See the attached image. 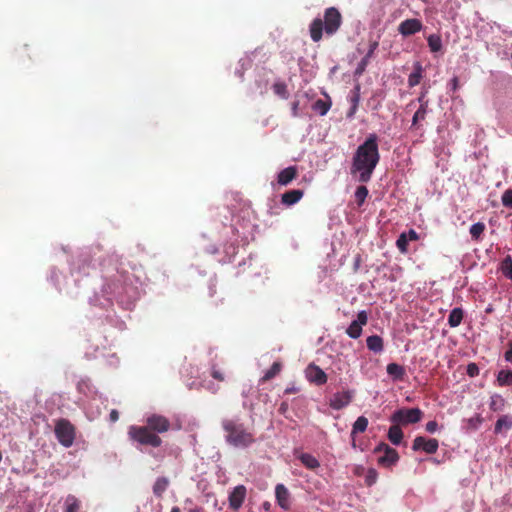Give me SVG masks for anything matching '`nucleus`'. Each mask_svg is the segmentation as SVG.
Segmentation results:
<instances>
[{
	"label": "nucleus",
	"mask_w": 512,
	"mask_h": 512,
	"mask_svg": "<svg viewBox=\"0 0 512 512\" xmlns=\"http://www.w3.org/2000/svg\"><path fill=\"white\" fill-rule=\"evenodd\" d=\"M380 160L378 137L372 133L358 146L352 158L350 173L361 183L371 180L372 174Z\"/></svg>",
	"instance_id": "f257e3e1"
},
{
	"label": "nucleus",
	"mask_w": 512,
	"mask_h": 512,
	"mask_svg": "<svg viewBox=\"0 0 512 512\" xmlns=\"http://www.w3.org/2000/svg\"><path fill=\"white\" fill-rule=\"evenodd\" d=\"M145 425H132L128 429L130 440L143 445L158 448L162 439L158 434L169 431L171 423L168 418L159 414H152L146 418Z\"/></svg>",
	"instance_id": "f03ea898"
},
{
	"label": "nucleus",
	"mask_w": 512,
	"mask_h": 512,
	"mask_svg": "<svg viewBox=\"0 0 512 512\" xmlns=\"http://www.w3.org/2000/svg\"><path fill=\"white\" fill-rule=\"evenodd\" d=\"M221 426L225 432L226 443L232 447L247 448L256 442L253 430L238 419H223Z\"/></svg>",
	"instance_id": "7ed1b4c3"
},
{
	"label": "nucleus",
	"mask_w": 512,
	"mask_h": 512,
	"mask_svg": "<svg viewBox=\"0 0 512 512\" xmlns=\"http://www.w3.org/2000/svg\"><path fill=\"white\" fill-rule=\"evenodd\" d=\"M342 25V15L335 7H329L324 11V17L315 18L310 26V37L314 42H319L323 37V31L327 35L335 34Z\"/></svg>",
	"instance_id": "20e7f679"
},
{
	"label": "nucleus",
	"mask_w": 512,
	"mask_h": 512,
	"mask_svg": "<svg viewBox=\"0 0 512 512\" xmlns=\"http://www.w3.org/2000/svg\"><path fill=\"white\" fill-rule=\"evenodd\" d=\"M54 433L58 442L65 448L71 447L76 438L75 426L65 418L55 421Z\"/></svg>",
	"instance_id": "39448f33"
},
{
	"label": "nucleus",
	"mask_w": 512,
	"mask_h": 512,
	"mask_svg": "<svg viewBox=\"0 0 512 512\" xmlns=\"http://www.w3.org/2000/svg\"><path fill=\"white\" fill-rule=\"evenodd\" d=\"M423 416L419 408H400L390 417V421L398 425H408L418 423Z\"/></svg>",
	"instance_id": "423d86ee"
},
{
	"label": "nucleus",
	"mask_w": 512,
	"mask_h": 512,
	"mask_svg": "<svg viewBox=\"0 0 512 512\" xmlns=\"http://www.w3.org/2000/svg\"><path fill=\"white\" fill-rule=\"evenodd\" d=\"M374 453L379 455L377 462L382 467H391L399 460L398 452L384 442H381L375 447Z\"/></svg>",
	"instance_id": "0eeeda50"
},
{
	"label": "nucleus",
	"mask_w": 512,
	"mask_h": 512,
	"mask_svg": "<svg viewBox=\"0 0 512 512\" xmlns=\"http://www.w3.org/2000/svg\"><path fill=\"white\" fill-rule=\"evenodd\" d=\"M439 447L438 440L435 438L427 439L423 436H417L412 445L414 451L422 450L427 454H434L437 452Z\"/></svg>",
	"instance_id": "6e6552de"
},
{
	"label": "nucleus",
	"mask_w": 512,
	"mask_h": 512,
	"mask_svg": "<svg viewBox=\"0 0 512 512\" xmlns=\"http://www.w3.org/2000/svg\"><path fill=\"white\" fill-rule=\"evenodd\" d=\"M423 28V24L419 19L410 18L402 21L398 26V32L404 36L408 37L420 32Z\"/></svg>",
	"instance_id": "1a4fd4ad"
},
{
	"label": "nucleus",
	"mask_w": 512,
	"mask_h": 512,
	"mask_svg": "<svg viewBox=\"0 0 512 512\" xmlns=\"http://www.w3.org/2000/svg\"><path fill=\"white\" fill-rule=\"evenodd\" d=\"M247 489L244 485H238L229 494V506L234 510H238L246 498Z\"/></svg>",
	"instance_id": "9d476101"
},
{
	"label": "nucleus",
	"mask_w": 512,
	"mask_h": 512,
	"mask_svg": "<svg viewBox=\"0 0 512 512\" xmlns=\"http://www.w3.org/2000/svg\"><path fill=\"white\" fill-rule=\"evenodd\" d=\"M306 377L310 382L316 385H323L327 382L326 373L319 366L313 363L308 365L306 369Z\"/></svg>",
	"instance_id": "9b49d317"
},
{
	"label": "nucleus",
	"mask_w": 512,
	"mask_h": 512,
	"mask_svg": "<svg viewBox=\"0 0 512 512\" xmlns=\"http://www.w3.org/2000/svg\"><path fill=\"white\" fill-rule=\"evenodd\" d=\"M352 392L344 391L335 393L330 399L329 405L334 410H341L352 401Z\"/></svg>",
	"instance_id": "f8f14e48"
},
{
	"label": "nucleus",
	"mask_w": 512,
	"mask_h": 512,
	"mask_svg": "<svg viewBox=\"0 0 512 512\" xmlns=\"http://www.w3.org/2000/svg\"><path fill=\"white\" fill-rule=\"evenodd\" d=\"M275 497L278 505L287 510L290 507V493L288 489L283 484H277L275 487Z\"/></svg>",
	"instance_id": "ddd939ff"
},
{
	"label": "nucleus",
	"mask_w": 512,
	"mask_h": 512,
	"mask_svg": "<svg viewBox=\"0 0 512 512\" xmlns=\"http://www.w3.org/2000/svg\"><path fill=\"white\" fill-rule=\"evenodd\" d=\"M379 42L378 41H370L369 43V49L366 55L361 59V61L358 63V66L356 68L355 74L361 75L368 66L370 59L372 58L375 50L378 48Z\"/></svg>",
	"instance_id": "4468645a"
},
{
	"label": "nucleus",
	"mask_w": 512,
	"mask_h": 512,
	"mask_svg": "<svg viewBox=\"0 0 512 512\" xmlns=\"http://www.w3.org/2000/svg\"><path fill=\"white\" fill-rule=\"evenodd\" d=\"M298 175V170L296 166H289L282 171L279 172L277 176V181L280 185L286 186L291 181H293Z\"/></svg>",
	"instance_id": "2eb2a0df"
},
{
	"label": "nucleus",
	"mask_w": 512,
	"mask_h": 512,
	"mask_svg": "<svg viewBox=\"0 0 512 512\" xmlns=\"http://www.w3.org/2000/svg\"><path fill=\"white\" fill-rule=\"evenodd\" d=\"M303 194V191L299 189L290 190L282 194L281 201L283 204L290 206L300 201Z\"/></svg>",
	"instance_id": "dca6fc26"
},
{
	"label": "nucleus",
	"mask_w": 512,
	"mask_h": 512,
	"mask_svg": "<svg viewBox=\"0 0 512 512\" xmlns=\"http://www.w3.org/2000/svg\"><path fill=\"white\" fill-rule=\"evenodd\" d=\"M387 373L393 380L401 381L405 376V369L397 363H390L387 365Z\"/></svg>",
	"instance_id": "f3484780"
},
{
	"label": "nucleus",
	"mask_w": 512,
	"mask_h": 512,
	"mask_svg": "<svg viewBox=\"0 0 512 512\" xmlns=\"http://www.w3.org/2000/svg\"><path fill=\"white\" fill-rule=\"evenodd\" d=\"M388 439L394 445H399L403 439V432L400 425L394 424L388 430Z\"/></svg>",
	"instance_id": "a211bd4d"
},
{
	"label": "nucleus",
	"mask_w": 512,
	"mask_h": 512,
	"mask_svg": "<svg viewBox=\"0 0 512 512\" xmlns=\"http://www.w3.org/2000/svg\"><path fill=\"white\" fill-rule=\"evenodd\" d=\"M169 486V479L166 477H158L153 485V493L157 498H162L163 493Z\"/></svg>",
	"instance_id": "6ab92c4d"
},
{
	"label": "nucleus",
	"mask_w": 512,
	"mask_h": 512,
	"mask_svg": "<svg viewBox=\"0 0 512 512\" xmlns=\"http://www.w3.org/2000/svg\"><path fill=\"white\" fill-rule=\"evenodd\" d=\"M366 344L368 349L375 353L381 352L384 348L383 339L378 335L369 336L366 339Z\"/></svg>",
	"instance_id": "aec40b11"
},
{
	"label": "nucleus",
	"mask_w": 512,
	"mask_h": 512,
	"mask_svg": "<svg viewBox=\"0 0 512 512\" xmlns=\"http://www.w3.org/2000/svg\"><path fill=\"white\" fill-rule=\"evenodd\" d=\"M463 316H464V313L461 308L452 309L448 316L449 326L452 328L458 327L463 320Z\"/></svg>",
	"instance_id": "412c9836"
},
{
	"label": "nucleus",
	"mask_w": 512,
	"mask_h": 512,
	"mask_svg": "<svg viewBox=\"0 0 512 512\" xmlns=\"http://www.w3.org/2000/svg\"><path fill=\"white\" fill-rule=\"evenodd\" d=\"M512 428V416L503 415L495 423L494 432L499 434L503 429L509 430Z\"/></svg>",
	"instance_id": "4be33fe9"
},
{
	"label": "nucleus",
	"mask_w": 512,
	"mask_h": 512,
	"mask_svg": "<svg viewBox=\"0 0 512 512\" xmlns=\"http://www.w3.org/2000/svg\"><path fill=\"white\" fill-rule=\"evenodd\" d=\"M327 98L328 100L318 99L312 105V109L321 116L326 115L331 108V100L329 97Z\"/></svg>",
	"instance_id": "5701e85b"
},
{
	"label": "nucleus",
	"mask_w": 512,
	"mask_h": 512,
	"mask_svg": "<svg viewBox=\"0 0 512 512\" xmlns=\"http://www.w3.org/2000/svg\"><path fill=\"white\" fill-rule=\"evenodd\" d=\"M350 102H351V108H350L349 112L347 113L348 117H352L358 108V105L360 102V86L359 85H356L354 87V89L352 91V95L350 97Z\"/></svg>",
	"instance_id": "b1692460"
},
{
	"label": "nucleus",
	"mask_w": 512,
	"mask_h": 512,
	"mask_svg": "<svg viewBox=\"0 0 512 512\" xmlns=\"http://www.w3.org/2000/svg\"><path fill=\"white\" fill-rule=\"evenodd\" d=\"M485 229H486V226L483 222H477V223L473 224L469 230L471 238L474 241H479L481 239Z\"/></svg>",
	"instance_id": "393cba45"
},
{
	"label": "nucleus",
	"mask_w": 512,
	"mask_h": 512,
	"mask_svg": "<svg viewBox=\"0 0 512 512\" xmlns=\"http://www.w3.org/2000/svg\"><path fill=\"white\" fill-rule=\"evenodd\" d=\"M505 406V400L504 398L499 394H494L490 398L489 408L492 411H502Z\"/></svg>",
	"instance_id": "a878e982"
},
{
	"label": "nucleus",
	"mask_w": 512,
	"mask_h": 512,
	"mask_svg": "<svg viewBox=\"0 0 512 512\" xmlns=\"http://www.w3.org/2000/svg\"><path fill=\"white\" fill-rule=\"evenodd\" d=\"M300 460L306 468L311 470H314L320 466L319 461L314 456L308 453L302 454L300 456Z\"/></svg>",
	"instance_id": "bb28decb"
},
{
	"label": "nucleus",
	"mask_w": 512,
	"mask_h": 512,
	"mask_svg": "<svg viewBox=\"0 0 512 512\" xmlns=\"http://www.w3.org/2000/svg\"><path fill=\"white\" fill-rule=\"evenodd\" d=\"M500 270L506 278L512 280V257L510 255L501 261Z\"/></svg>",
	"instance_id": "cd10ccee"
},
{
	"label": "nucleus",
	"mask_w": 512,
	"mask_h": 512,
	"mask_svg": "<svg viewBox=\"0 0 512 512\" xmlns=\"http://www.w3.org/2000/svg\"><path fill=\"white\" fill-rule=\"evenodd\" d=\"M282 369V365L280 362H274L272 366L265 372L264 376L261 378L262 382H267L273 379L276 375L280 373Z\"/></svg>",
	"instance_id": "c85d7f7f"
},
{
	"label": "nucleus",
	"mask_w": 512,
	"mask_h": 512,
	"mask_svg": "<svg viewBox=\"0 0 512 512\" xmlns=\"http://www.w3.org/2000/svg\"><path fill=\"white\" fill-rule=\"evenodd\" d=\"M499 386L512 385V370H500L497 375Z\"/></svg>",
	"instance_id": "c756f323"
},
{
	"label": "nucleus",
	"mask_w": 512,
	"mask_h": 512,
	"mask_svg": "<svg viewBox=\"0 0 512 512\" xmlns=\"http://www.w3.org/2000/svg\"><path fill=\"white\" fill-rule=\"evenodd\" d=\"M428 112V106H421L419 105V108L415 112L413 118H412V125L411 128H417L420 121H423L426 118Z\"/></svg>",
	"instance_id": "7c9ffc66"
},
{
	"label": "nucleus",
	"mask_w": 512,
	"mask_h": 512,
	"mask_svg": "<svg viewBox=\"0 0 512 512\" xmlns=\"http://www.w3.org/2000/svg\"><path fill=\"white\" fill-rule=\"evenodd\" d=\"M273 92L282 99L289 98V92L286 83L282 81L275 82L272 86Z\"/></svg>",
	"instance_id": "2f4dec72"
},
{
	"label": "nucleus",
	"mask_w": 512,
	"mask_h": 512,
	"mask_svg": "<svg viewBox=\"0 0 512 512\" xmlns=\"http://www.w3.org/2000/svg\"><path fill=\"white\" fill-rule=\"evenodd\" d=\"M428 46L431 52H439L442 49L441 37L437 34H432L427 38Z\"/></svg>",
	"instance_id": "473e14b6"
},
{
	"label": "nucleus",
	"mask_w": 512,
	"mask_h": 512,
	"mask_svg": "<svg viewBox=\"0 0 512 512\" xmlns=\"http://www.w3.org/2000/svg\"><path fill=\"white\" fill-rule=\"evenodd\" d=\"M368 419L365 416H360L353 424L351 434L363 433L368 427Z\"/></svg>",
	"instance_id": "72a5a7b5"
},
{
	"label": "nucleus",
	"mask_w": 512,
	"mask_h": 512,
	"mask_svg": "<svg viewBox=\"0 0 512 512\" xmlns=\"http://www.w3.org/2000/svg\"><path fill=\"white\" fill-rule=\"evenodd\" d=\"M422 78V67L420 65H417L415 67L414 72H412L408 77V85L410 87H414L418 85Z\"/></svg>",
	"instance_id": "f704fd0d"
},
{
	"label": "nucleus",
	"mask_w": 512,
	"mask_h": 512,
	"mask_svg": "<svg viewBox=\"0 0 512 512\" xmlns=\"http://www.w3.org/2000/svg\"><path fill=\"white\" fill-rule=\"evenodd\" d=\"M66 512H79L80 501L73 495H69L65 501Z\"/></svg>",
	"instance_id": "c9c22d12"
},
{
	"label": "nucleus",
	"mask_w": 512,
	"mask_h": 512,
	"mask_svg": "<svg viewBox=\"0 0 512 512\" xmlns=\"http://www.w3.org/2000/svg\"><path fill=\"white\" fill-rule=\"evenodd\" d=\"M346 333L349 337L353 339H358L362 334V327L358 325V323L352 321L349 327L347 328Z\"/></svg>",
	"instance_id": "e433bc0d"
},
{
	"label": "nucleus",
	"mask_w": 512,
	"mask_h": 512,
	"mask_svg": "<svg viewBox=\"0 0 512 512\" xmlns=\"http://www.w3.org/2000/svg\"><path fill=\"white\" fill-rule=\"evenodd\" d=\"M367 196H368V189L366 186L361 185V186L357 187V189L355 191V199L359 206H361L364 203Z\"/></svg>",
	"instance_id": "4c0bfd02"
},
{
	"label": "nucleus",
	"mask_w": 512,
	"mask_h": 512,
	"mask_svg": "<svg viewBox=\"0 0 512 512\" xmlns=\"http://www.w3.org/2000/svg\"><path fill=\"white\" fill-rule=\"evenodd\" d=\"M377 478H378V473L375 469L373 468H370L368 471H367V474L365 476V482L368 486H371L373 485L374 483H376L377 481Z\"/></svg>",
	"instance_id": "58836bf2"
},
{
	"label": "nucleus",
	"mask_w": 512,
	"mask_h": 512,
	"mask_svg": "<svg viewBox=\"0 0 512 512\" xmlns=\"http://www.w3.org/2000/svg\"><path fill=\"white\" fill-rule=\"evenodd\" d=\"M396 245L401 252L407 251L408 238L405 233L400 234V236L398 237V239L396 241Z\"/></svg>",
	"instance_id": "ea45409f"
},
{
	"label": "nucleus",
	"mask_w": 512,
	"mask_h": 512,
	"mask_svg": "<svg viewBox=\"0 0 512 512\" xmlns=\"http://www.w3.org/2000/svg\"><path fill=\"white\" fill-rule=\"evenodd\" d=\"M502 204L507 208H512V189L506 190L502 195Z\"/></svg>",
	"instance_id": "a19ab883"
},
{
	"label": "nucleus",
	"mask_w": 512,
	"mask_h": 512,
	"mask_svg": "<svg viewBox=\"0 0 512 512\" xmlns=\"http://www.w3.org/2000/svg\"><path fill=\"white\" fill-rule=\"evenodd\" d=\"M211 376L221 382L225 380L224 372L215 365L211 368Z\"/></svg>",
	"instance_id": "79ce46f5"
},
{
	"label": "nucleus",
	"mask_w": 512,
	"mask_h": 512,
	"mask_svg": "<svg viewBox=\"0 0 512 512\" xmlns=\"http://www.w3.org/2000/svg\"><path fill=\"white\" fill-rule=\"evenodd\" d=\"M466 372L470 377H476L479 375V367L476 363H469Z\"/></svg>",
	"instance_id": "37998d69"
},
{
	"label": "nucleus",
	"mask_w": 512,
	"mask_h": 512,
	"mask_svg": "<svg viewBox=\"0 0 512 512\" xmlns=\"http://www.w3.org/2000/svg\"><path fill=\"white\" fill-rule=\"evenodd\" d=\"M354 322L358 323V325H360L361 327L366 325L368 322V316H367L366 311H360L357 314V319L354 320Z\"/></svg>",
	"instance_id": "c03bdc74"
},
{
	"label": "nucleus",
	"mask_w": 512,
	"mask_h": 512,
	"mask_svg": "<svg viewBox=\"0 0 512 512\" xmlns=\"http://www.w3.org/2000/svg\"><path fill=\"white\" fill-rule=\"evenodd\" d=\"M425 429L429 433H434L438 429V423L436 421H429L426 423Z\"/></svg>",
	"instance_id": "a18cd8bd"
},
{
	"label": "nucleus",
	"mask_w": 512,
	"mask_h": 512,
	"mask_svg": "<svg viewBox=\"0 0 512 512\" xmlns=\"http://www.w3.org/2000/svg\"><path fill=\"white\" fill-rule=\"evenodd\" d=\"M427 90H424L421 92L420 96L418 97L417 101L419 102V105L421 106H429V101L426 98Z\"/></svg>",
	"instance_id": "49530a36"
},
{
	"label": "nucleus",
	"mask_w": 512,
	"mask_h": 512,
	"mask_svg": "<svg viewBox=\"0 0 512 512\" xmlns=\"http://www.w3.org/2000/svg\"><path fill=\"white\" fill-rule=\"evenodd\" d=\"M299 101H294L292 104H291V112H292V116L293 117H298L299 116Z\"/></svg>",
	"instance_id": "de8ad7c7"
},
{
	"label": "nucleus",
	"mask_w": 512,
	"mask_h": 512,
	"mask_svg": "<svg viewBox=\"0 0 512 512\" xmlns=\"http://www.w3.org/2000/svg\"><path fill=\"white\" fill-rule=\"evenodd\" d=\"M504 358L506 361L512 363V342L508 343V350L505 352Z\"/></svg>",
	"instance_id": "09e8293b"
},
{
	"label": "nucleus",
	"mask_w": 512,
	"mask_h": 512,
	"mask_svg": "<svg viewBox=\"0 0 512 512\" xmlns=\"http://www.w3.org/2000/svg\"><path fill=\"white\" fill-rule=\"evenodd\" d=\"M408 241L411 240V241H416L418 240V234L415 230L411 229L409 232H408Z\"/></svg>",
	"instance_id": "8fccbe9b"
},
{
	"label": "nucleus",
	"mask_w": 512,
	"mask_h": 512,
	"mask_svg": "<svg viewBox=\"0 0 512 512\" xmlns=\"http://www.w3.org/2000/svg\"><path fill=\"white\" fill-rule=\"evenodd\" d=\"M288 407H289V406H288V403H287V402H282V403L280 404V406H279V409H278L279 413H280V414H285V413L287 412V410H288Z\"/></svg>",
	"instance_id": "3c124183"
},
{
	"label": "nucleus",
	"mask_w": 512,
	"mask_h": 512,
	"mask_svg": "<svg viewBox=\"0 0 512 512\" xmlns=\"http://www.w3.org/2000/svg\"><path fill=\"white\" fill-rule=\"evenodd\" d=\"M119 419V413L117 410L113 409L110 412V420L111 422H116Z\"/></svg>",
	"instance_id": "603ef678"
},
{
	"label": "nucleus",
	"mask_w": 512,
	"mask_h": 512,
	"mask_svg": "<svg viewBox=\"0 0 512 512\" xmlns=\"http://www.w3.org/2000/svg\"><path fill=\"white\" fill-rule=\"evenodd\" d=\"M459 80L458 77H453L451 80L452 89L455 91L458 88Z\"/></svg>",
	"instance_id": "864d4df0"
},
{
	"label": "nucleus",
	"mask_w": 512,
	"mask_h": 512,
	"mask_svg": "<svg viewBox=\"0 0 512 512\" xmlns=\"http://www.w3.org/2000/svg\"><path fill=\"white\" fill-rule=\"evenodd\" d=\"M481 421H482V419H481V417H480V416H477L476 418H471V419L469 420V422H470L472 425H474V426H476V424L481 423Z\"/></svg>",
	"instance_id": "5fc2aeb1"
},
{
	"label": "nucleus",
	"mask_w": 512,
	"mask_h": 512,
	"mask_svg": "<svg viewBox=\"0 0 512 512\" xmlns=\"http://www.w3.org/2000/svg\"><path fill=\"white\" fill-rule=\"evenodd\" d=\"M296 392H297V389L295 387H290V388L285 389V394H292V393H296Z\"/></svg>",
	"instance_id": "6e6d98bb"
},
{
	"label": "nucleus",
	"mask_w": 512,
	"mask_h": 512,
	"mask_svg": "<svg viewBox=\"0 0 512 512\" xmlns=\"http://www.w3.org/2000/svg\"><path fill=\"white\" fill-rule=\"evenodd\" d=\"M208 390H210L212 393H216L218 390H219V387H215V386H207L206 387Z\"/></svg>",
	"instance_id": "4d7b16f0"
},
{
	"label": "nucleus",
	"mask_w": 512,
	"mask_h": 512,
	"mask_svg": "<svg viewBox=\"0 0 512 512\" xmlns=\"http://www.w3.org/2000/svg\"><path fill=\"white\" fill-rule=\"evenodd\" d=\"M170 512H180V508L175 506V507H172L171 511Z\"/></svg>",
	"instance_id": "13d9d810"
},
{
	"label": "nucleus",
	"mask_w": 512,
	"mask_h": 512,
	"mask_svg": "<svg viewBox=\"0 0 512 512\" xmlns=\"http://www.w3.org/2000/svg\"><path fill=\"white\" fill-rule=\"evenodd\" d=\"M189 512H203V510L201 508H194L191 509Z\"/></svg>",
	"instance_id": "bf43d9fd"
},
{
	"label": "nucleus",
	"mask_w": 512,
	"mask_h": 512,
	"mask_svg": "<svg viewBox=\"0 0 512 512\" xmlns=\"http://www.w3.org/2000/svg\"><path fill=\"white\" fill-rule=\"evenodd\" d=\"M263 506H264V508H265L266 510H268V509L270 508V503L266 502V503H264V505H263Z\"/></svg>",
	"instance_id": "052dcab7"
},
{
	"label": "nucleus",
	"mask_w": 512,
	"mask_h": 512,
	"mask_svg": "<svg viewBox=\"0 0 512 512\" xmlns=\"http://www.w3.org/2000/svg\"><path fill=\"white\" fill-rule=\"evenodd\" d=\"M491 311H492V308H487V309H486V312H487V313H489V312H491Z\"/></svg>",
	"instance_id": "680f3d73"
}]
</instances>
